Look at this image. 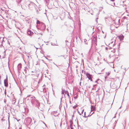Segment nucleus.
<instances>
[{
	"label": "nucleus",
	"instance_id": "1",
	"mask_svg": "<svg viewBox=\"0 0 129 129\" xmlns=\"http://www.w3.org/2000/svg\"><path fill=\"white\" fill-rule=\"evenodd\" d=\"M27 6L29 9L33 10L34 8H35L36 10H37L36 7L37 6L33 2H29Z\"/></svg>",
	"mask_w": 129,
	"mask_h": 129
},
{
	"label": "nucleus",
	"instance_id": "2",
	"mask_svg": "<svg viewBox=\"0 0 129 129\" xmlns=\"http://www.w3.org/2000/svg\"><path fill=\"white\" fill-rule=\"evenodd\" d=\"M35 98L34 96H27L25 98L23 99V101L25 102L29 103H30L33 99Z\"/></svg>",
	"mask_w": 129,
	"mask_h": 129
},
{
	"label": "nucleus",
	"instance_id": "3",
	"mask_svg": "<svg viewBox=\"0 0 129 129\" xmlns=\"http://www.w3.org/2000/svg\"><path fill=\"white\" fill-rule=\"evenodd\" d=\"M31 118L29 117L27 118L25 120V123L27 125L29 124L31 122Z\"/></svg>",
	"mask_w": 129,
	"mask_h": 129
},
{
	"label": "nucleus",
	"instance_id": "4",
	"mask_svg": "<svg viewBox=\"0 0 129 129\" xmlns=\"http://www.w3.org/2000/svg\"><path fill=\"white\" fill-rule=\"evenodd\" d=\"M127 18L125 16L124 17L122 18L121 20V22L122 23L126 22V23L127 22Z\"/></svg>",
	"mask_w": 129,
	"mask_h": 129
},
{
	"label": "nucleus",
	"instance_id": "5",
	"mask_svg": "<svg viewBox=\"0 0 129 129\" xmlns=\"http://www.w3.org/2000/svg\"><path fill=\"white\" fill-rule=\"evenodd\" d=\"M4 84L5 86V87H7L8 85V78L7 75L6 76V79L4 80Z\"/></svg>",
	"mask_w": 129,
	"mask_h": 129
},
{
	"label": "nucleus",
	"instance_id": "6",
	"mask_svg": "<svg viewBox=\"0 0 129 129\" xmlns=\"http://www.w3.org/2000/svg\"><path fill=\"white\" fill-rule=\"evenodd\" d=\"M27 34L28 35L31 36L33 34V33L30 29H28L27 31Z\"/></svg>",
	"mask_w": 129,
	"mask_h": 129
},
{
	"label": "nucleus",
	"instance_id": "7",
	"mask_svg": "<svg viewBox=\"0 0 129 129\" xmlns=\"http://www.w3.org/2000/svg\"><path fill=\"white\" fill-rule=\"evenodd\" d=\"M85 74L87 77L89 79L91 78H92V75L88 72L86 73Z\"/></svg>",
	"mask_w": 129,
	"mask_h": 129
},
{
	"label": "nucleus",
	"instance_id": "8",
	"mask_svg": "<svg viewBox=\"0 0 129 129\" xmlns=\"http://www.w3.org/2000/svg\"><path fill=\"white\" fill-rule=\"evenodd\" d=\"M21 67L22 66L21 64L20 63L17 66L18 72H19V73H20V71Z\"/></svg>",
	"mask_w": 129,
	"mask_h": 129
},
{
	"label": "nucleus",
	"instance_id": "9",
	"mask_svg": "<svg viewBox=\"0 0 129 129\" xmlns=\"http://www.w3.org/2000/svg\"><path fill=\"white\" fill-rule=\"evenodd\" d=\"M35 104L36 105V107H38V108L39 109L40 104L38 101H36V102L35 103Z\"/></svg>",
	"mask_w": 129,
	"mask_h": 129
},
{
	"label": "nucleus",
	"instance_id": "10",
	"mask_svg": "<svg viewBox=\"0 0 129 129\" xmlns=\"http://www.w3.org/2000/svg\"><path fill=\"white\" fill-rule=\"evenodd\" d=\"M57 113V111H53L51 113V114L52 115H54V116H58V115H55V114Z\"/></svg>",
	"mask_w": 129,
	"mask_h": 129
},
{
	"label": "nucleus",
	"instance_id": "11",
	"mask_svg": "<svg viewBox=\"0 0 129 129\" xmlns=\"http://www.w3.org/2000/svg\"><path fill=\"white\" fill-rule=\"evenodd\" d=\"M1 44L0 45V47H2L3 46V42L4 41V38H1L0 37V42H1Z\"/></svg>",
	"mask_w": 129,
	"mask_h": 129
},
{
	"label": "nucleus",
	"instance_id": "12",
	"mask_svg": "<svg viewBox=\"0 0 129 129\" xmlns=\"http://www.w3.org/2000/svg\"><path fill=\"white\" fill-rule=\"evenodd\" d=\"M95 110V107L94 106H91V111H93Z\"/></svg>",
	"mask_w": 129,
	"mask_h": 129
},
{
	"label": "nucleus",
	"instance_id": "13",
	"mask_svg": "<svg viewBox=\"0 0 129 129\" xmlns=\"http://www.w3.org/2000/svg\"><path fill=\"white\" fill-rule=\"evenodd\" d=\"M35 98H34L33 99V100H32L31 103L32 105H33L34 104H35V103L36 102V100L35 99Z\"/></svg>",
	"mask_w": 129,
	"mask_h": 129
},
{
	"label": "nucleus",
	"instance_id": "14",
	"mask_svg": "<svg viewBox=\"0 0 129 129\" xmlns=\"http://www.w3.org/2000/svg\"><path fill=\"white\" fill-rule=\"evenodd\" d=\"M94 113V112L93 113L90 115H88L87 116H86V112H85L84 114V115H83V116L85 118H87L88 117L90 116L91 115H92V114Z\"/></svg>",
	"mask_w": 129,
	"mask_h": 129
},
{
	"label": "nucleus",
	"instance_id": "15",
	"mask_svg": "<svg viewBox=\"0 0 129 129\" xmlns=\"http://www.w3.org/2000/svg\"><path fill=\"white\" fill-rule=\"evenodd\" d=\"M93 41H94V43H96L97 40H96V37H93Z\"/></svg>",
	"mask_w": 129,
	"mask_h": 129
},
{
	"label": "nucleus",
	"instance_id": "16",
	"mask_svg": "<svg viewBox=\"0 0 129 129\" xmlns=\"http://www.w3.org/2000/svg\"><path fill=\"white\" fill-rule=\"evenodd\" d=\"M69 122L70 123V125H73V123L72 120L71 119L70 120Z\"/></svg>",
	"mask_w": 129,
	"mask_h": 129
},
{
	"label": "nucleus",
	"instance_id": "17",
	"mask_svg": "<svg viewBox=\"0 0 129 129\" xmlns=\"http://www.w3.org/2000/svg\"><path fill=\"white\" fill-rule=\"evenodd\" d=\"M113 42H111L109 44V45H110V46H112L113 47L115 45V44H113L112 45H111L113 43Z\"/></svg>",
	"mask_w": 129,
	"mask_h": 129
},
{
	"label": "nucleus",
	"instance_id": "18",
	"mask_svg": "<svg viewBox=\"0 0 129 129\" xmlns=\"http://www.w3.org/2000/svg\"><path fill=\"white\" fill-rule=\"evenodd\" d=\"M65 94H67L69 97L70 98V95L68 91H66L65 92Z\"/></svg>",
	"mask_w": 129,
	"mask_h": 129
},
{
	"label": "nucleus",
	"instance_id": "19",
	"mask_svg": "<svg viewBox=\"0 0 129 129\" xmlns=\"http://www.w3.org/2000/svg\"><path fill=\"white\" fill-rule=\"evenodd\" d=\"M43 91L44 92H45L46 91V90L45 88H43Z\"/></svg>",
	"mask_w": 129,
	"mask_h": 129
},
{
	"label": "nucleus",
	"instance_id": "20",
	"mask_svg": "<svg viewBox=\"0 0 129 129\" xmlns=\"http://www.w3.org/2000/svg\"><path fill=\"white\" fill-rule=\"evenodd\" d=\"M66 91H65V90L62 89L61 93L62 94H64V93H65V92Z\"/></svg>",
	"mask_w": 129,
	"mask_h": 129
},
{
	"label": "nucleus",
	"instance_id": "21",
	"mask_svg": "<svg viewBox=\"0 0 129 129\" xmlns=\"http://www.w3.org/2000/svg\"><path fill=\"white\" fill-rule=\"evenodd\" d=\"M37 23L38 24H40V22L38 20H37Z\"/></svg>",
	"mask_w": 129,
	"mask_h": 129
},
{
	"label": "nucleus",
	"instance_id": "22",
	"mask_svg": "<svg viewBox=\"0 0 129 129\" xmlns=\"http://www.w3.org/2000/svg\"><path fill=\"white\" fill-rule=\"evenodd\" d=\"M78 95H76V96H74V98L75 99H76L77 98Z\"/></svg>",
	"mask_w": 129,
	"mask_h": 129
},
{
	"label": "nucleus",
	"instance_id": "23",
	"mask_svg": "<svg viewBox=\"0 0 129 129\" xmlns=\"http://www.w3.org/2000/svg\"><path fill=\"white\" fill-rule=\"evenodd\" d=\"M99 80H100L99 79H98L97 80L95 81V82L98 83V81Z\"/></svg>",
	"mask_w": 129,
	"mask_h": 129
},
{
	"label": "nucleus",
	"instance_id": "24",
	"mask_svg": "<svg viewBox=\"0 0 129 129\" xmlns=\"http://www.w3.org/2000/svg\"><path fill=\"white\" fill-rule=\"evenodd\" d=\"M81 110H82V111L81 112V114H83V112L84 111V109H83L82 108H81Z\"/></svg>",
	"mask_w": 129,
	"mask_h": 129
},
{
	"label": "nucleus",
	"instance_id": "25",
	"mask_svg": "<svg viewBox=\"0 0 129 129\" xmlns=\"http://www.w3.org/2000/svg\"><path fill=\"white\" fill-rule=\"evenodd\" d=\"M106 74L107 76H108L110 74V73L109 72H106Z\"/></svg>",
	"mask_w": 129,
	"mask_h": 129
},
{
	"label": "nucleus",
	"instance_id": "26",
	"mask_svg": "<svg viewBox=\"0 0 129 129\" xmlns=\"http://www.w3.org/2000/svg\"><path fill=\"white\" fill-rule=\"evenodd\" d=\"M51 45H53V46H57V45H57L54 43H52Z\"/></svg>",
	"mask_w": 129,
	"mask_h": 129
},
{
	"label": "nucleus",
	"instance_id": "27",
	"mask_svg": "<svg viewBox=\"0 0 129 129\" xmlns=\"http://www.w3.org/2000/svg\"><path fill=\"white\" fill-rule=\"evenodd\" d=\"M99 12H98V13H97V14H96V16L97 17H98V15L99 14Z\"/></svg>",
	"mask_w": 129,
	"mask_h": 129
},
{
	"label": "nucleus",
	"instance_id": "28",
	"mask_svg": "<svg viewBox=\"0 0 129 129\" xmlns=\"http://www.w3.org/2000/svg\"><path fill=\"white\" fill-rule=\"evenodd\" d=\"M70 127L71 129H74L73 127V125H70Z\"/></svg>",
	"mask_w": 129,
	"mask_h": 129
},
{
	"label": "nucleus",
	"instance_id": "29",
	"mask_svg": "<svg viewBox=\"0 0 129 129\" xmlns=\"http://www.w3.org/2000/svg\"><path fill=\"white\" fill-rule=\"evenodd\" d=\"M24 72L25 73H26V69H24Z\"/></svg>",
	"mask_w": 129,
	"mask_h": 129
},
{
	"label": "nucleus",
	"instance_id": "30",
	"mask_svg": "<svg viewBox=\"0 0 129 129\" xmlns=\"http://www.w3.org/2000/svg\"><path fill=\"white\" fill-rule=\"evenodd\" d=\"M77 107V106H76V105H75L73 107V108L74 109H75L76 108V107Z\"/></svg>",
	"mask_w": 129,
	"mask_h": 129
},
{
	"label": "nucleus",
	"instance_id": "31",
	"mask_svg": "<svg viewBox=\"0 0 129 129\" xmlns=\"http://www.w3.org/2000/svg\"><path fill=\"white\" fill-rule=\"evenodd\" d=\"M77 110L78 111V113L80 115H81V114L79 112V111L78 110V109H77Z\"/></svg>",
	"mask_w": 129,
	"mask_h": 129
},
{
	"label": "nucleus",
	"instance_id": "32",
	"mask_svg": "<svg viewBox=\"0 0 129 129\" xmlns=\"http://www.w3.org/2000/svg\"><path fill=\"white\" fill-rule=\"evenodd\" d=\"M98 17H97L96 18V20H95V21L97 23L98 22Z\"/></svg>",
	"mask_w": 129,
	"mask_h": 129
},
{
	"label": "nucleus",
	"instance_id": "33",
	"mask_svg": "<svg viewBox=\"0 0 129 129\" xmlns=\"http://www.w3.org/2000/svg\"><path fill=\"white\" fill-rule=\"evenodd\" d=\"M65 42H66V45H67V43L68 42L67 41H65Z\"/></svg>",
	"mask_w": 129,
	"mask_h": 129
},
{
	"label": "nucleus",
	"instance_id": "34",
	"mask_svg": "<svg viewBox=\"0 0 129 129\" xmlns=\"http://www.w3.org/2000/svg\"><path fill=\"white\" fill-rule=\"evenodd\" d=\"M89 80H90L91 81H92V78H90V79H89Z\"/></svg>",
	"mask_w": 129,
	"mask_h": 129
},
{
	"label": "nucleus",
	"instance_id": "35",
	"mask_svg": "<svg viewBox=\"0 0 129 129\" xmlns=\"http://www.w3.org/2000/svg\"><path fill=\"white\" fill-rule=\"evenodd\" d=\"M112 5V6H114V5H115V3H113V5Z\"/></svg>",
	"mask_w": 129,
	"mask_h": 129
},
{
	"label": "nucleus",
	"instance_id": "36",
	"mask_svg": "<svg viewBox=\"0 0 129 129\" xmlns=\"http://www.w3.org/2000/svg\"><path fill=\"white\" fill-rule=\"evenodd\" d=\"M97 86V84H95L93 85V87H94L95 86Z\"/></svg>",
	"mask_w": 129,
	"mask_h": 129
},
{
	"label": "nucleus",
	"instance_id": "37",
	"mask_svg": "<svg viewBox=\"0 0 129 129\" xmlns=\"http://www.w3.org/2000/svg\"><path fill=\"white\" fill-rule=\"evenodd\" d=\"M112 47H109V48H108V49H112Z\"/></svg>",
	"mask_w": 129,
	"mask_h": 129
},
{
	"label": "nucleus",
	"instance_id": "38",
	"mask_svg": "<svg viewBox=\"0 0 129 129\" xmlns=\"http://www.w3.org/2000/svg\"><path fill=\"white\" fill-rule=\"evenodd\" d=\"M36 11H37V14H39V11L38 10H37Z\"/></svg>",
	"mask_w": 129,
	"mask_h": 129
},
{
	"label": "nucleus",
	"instance_id": "39",
	"mask_svg": "<svg viewBox=\"0 0 129 129\" xmlns=\"http://www.w3.org/2000/svg\"><path fill=\"white\" fill-rule=\"evenodd\" d=\"M108 49V48L107 47H106L105 48V49L106 50H107Z\"/></svg>",
	"mask_w": 129,
	"mask_h": 129
},
{
	"label": "nucleus",
	"instance_id": "40",
	"mask_svg": "<svg viewBox=\"0 0 129 129\" xmlns=\"http://www.w3.org/2000/svg\"><path fill=\"white\" fill-rule=\"evenodd\" d=\"M6 89L5 90V95H6Z\"/></svg>",
	"mask_w": 129,
	"mask_h": 129
},
{
	"label": "nucleus",
	"instance_id": "41",
	"mask_svg": "<svg viewBox=\"0 0 129 129\" xmlns=\"http://www.w3.org/2000/svg\"><path fill=\"white\" fill-rule=\"evenodd\" d=\"M99 90V88H98V90L96 91V92L98 91V90Z\"/></svg>",
	"mask_w": 129,
	"mask_h": 129
},
{
	"label": "nucleus",
	"instance_id": "42",
	"mask_svg": "<svg viewBox=\"0 0 129 129\" xmlns=\"http://www.w3.org/2000/svg\"><path fill=\"white\" fill-rule=\"evenodd\" d=\"M53 63L55 65H56V66L57 67H58L57 66V65H56L55 64L54 62H53Z\"/></svg>",
	"mask_w": 129,
	"mask_h": 129
},
{
	"label": "nucleus",
	"instance_id": "43",
	"mask_svg": "<svg viewBox=\"0 0 129 129\" xmlns=\"http://www.w3.org/2000/svg\"><path fill=\"white\" fill-rule=\"evenodd\" d=\"M1 120L3 121H4L5 120V119H2Z\"/></svg>",
	"mask_w": 129,
	"mask_h": 129
},
{
	"label": "nucleus",
	"instance_id": "44",
	"mask_svg": "<svg viewBox=\"0 0 129 129\" xmlns=\"http://www.w3.org/2000/svg\"><path fill=\"white\" fill-rule=\"evenodd\" d=\"M92 27H93V28H93V29H94V26H91V28H92Z\"/></svg>",
	"mask_w": 129,
	"mask_h": 129
},
{
	"label": "nucleus",
	"instance_id": "45",
	"mask_svg": "<svg viewBox=\"0 0 129 129\" xmlns=\"http://www.w3.org/2000/svg\"><path fill=\"white\" fill-rule=\"evenodd\" d=\"M107 76H105V79H106V78H107Z\"/></svg>",
	"mask_w": 129,
	"mask_h": 129
},
{
	"label": "nucleus",
	"instance_id": "46",
	"mask_svg": "<svg viewBox=\"0 0 129 129\" xmlns=\"http://www.w3.org/2000/svg\"><path fill=\"white\" fill-rule=\"evenodd\" d=\"M116 114H115V116H114L113 117V118H115V117H116Z\"/></svg>",
	"mask_w": 129,
	"mask_h": 129
},
{
	"label": "nucleus",
	"instance_id": "47",
	"mask_svg": "<svg viewBox=\"0 0 129 129\" xmlns=\"http://www.w3.org/2000/svg\"><path fill=\"white\" fill-rule=\"evenodd\" d=\"M115 0H110L111 1H112V2H113Z\"/></svg>",
	"mask_w": 129,
	"mask_h": 129
},
{
	"label": "nucleus",
	"instance_id": "48",
	"mask_svg": "<svg viewBox=\"0 0 129 129\" xmlns=\"http://www.w3.org/2000/svg\"><path fill=\"white\" fill-rule=\"evenodd\" d=\"M45 86V84H44V85L43 86V88H44V86Z\"/></svg>",
	"mask_w": 129,
	"mask_h": 129
},
{
	"label": "nucleus",
	"instance_id": "49",
	"mask_svg": "<svg viewBox=\"0 0 129 129\" xmlns=\"http://www.w3.org/2000/svg\"><path fill=\"white\" fill-rule=\"evenodd\" d=\"M61 100H62V99H61V101H60V103L61 102Z\"/></svg>",
	"mask_w": 129,
	"mask_h": 129
},
{
	"label": "nucleus",
	"instance_id": "50",
	"mask_svg": "<svg viewBox=\"0 0 129 129\" xmlns=\"http://www.w3.org/2000/svg\"><path fill=\"white\" fill-rule=\"evenodd\" d=\"M70 103L71 104V101H70Z\"/></svg>",
	"mask_w": 129,
	"mask_h": 129
},
{
	"label": "nucleus",
	"instance_id": "51",
	"mask_svg": "<svg viewBox=\"0 0 129 129\" xmlns=\"http://www.w3.org/2000/svg\"><path fill=\"white\" fill-rule=\"evenodd\" d=\"M127 16H129V15L128 14L127 15Z\"/></svg>",
	"mask_w": 129,
	"mask_h": 129
},
{
	"label": "nucleus",
	"instance_id": "52",
	"mask_svg": "<svg viewBox=\"0 0 129 129\" xmlns=\"http://www.w3.org/2000/svg\"><path fill=\"white\" fill-rule=\"evenodd\" d=\"M119 21H120V19H119L118 20V22H119Z\"/></svg>",
	"mask_w": 129,
	"mask_h": 129
},
{
	"label": "nucleus",
	"instance_id": "53",
	"mask_svg": "<svg viewBox=\"0 0 129 129\" xmlns=\"http://www.w3.org/2000/svg\"><path fill=\"white\" fill-rule=\"evenodd\" d=\"M122 37H123V38H124V37L123 36H122Z\"/></svg>",
	"mask_w": 129,
	"mask_h": 129
},
{
	"label": "nucleus",
	"instance_id": "54",
	"mask_svg": "<svg viewBox=\"0 0 129 129\" xmlns=\"http://www.w3.org/2000/svg\"><path fill=\"white\" fill-rule=\"evenodd\" d=\"M43 25L44 26H45L44 24H43Z\"/></svg>",
	"mask_w": 129,
	"mask_h": 129
},
{
	"label": "nucleus",
	"instance_id": "55",
	"mask_svg": "<svg viewBox=\"0 0 129 129\" xmlns=\"http://www.w3.org/2000/svg\"><path fill=\"white\" fill-rule=\"evenodd\" d=\"M93 88H92V90H93Z\"/></svg>",
	"mask_w": 129,
	"mask_h": 129
},
{
	"label": "nucleus",
	"instance_id": "56",
	"mask_svg": "<svg viewBox=\"0 0 129 129\" xmlns=\"http://www.w3.org/2000/svg\"><path fill=\"white\" fill-rule=\"evenodd\" d=\"M99 74H101V73H99Z\"/></svg>",
	"mask_w": 129,
	"mask_h": 129
},
{
	"label": "nucleus",
	"instance_id": "57",
	"mask_svg": "<svg viewBox=\"0 0 129 129\" xmlns=\"http://www.w3.org/2000/svg\"><path fill=\"white\" fill-rule=\"evenodd\" d=\"M46 58L47 59H48L47 58H46Z\"/></svg>",
	"mask_w": 129,
	"mask_h": 129
},
{
	"label": "nucleus",
	"instance_id": "58",
	"mask_svg": "<svg viewBox=\"0 0 129 129\" xmlns=\"http://www.w3.org/2000/svg\"><path fill=\"white\" fill-rule=\"evenodd\" d=\"M2 10L3 11V9H2Z\"/></svg>",
	"mask_w": 129,
	"mask_h": 129
},
{
	"label": "nucleus",
	"instance_id": "59",
	"mask_svg": "<svg viewBox=\"0 0 129 129\" xmlns=\"http://www.w3.org/2000/svg\"><path fill=\"white\" fill-rule=\"evenodd\" d=\"M84 42H85V41H85V40H84Z\"/></svg>",
	"mask_w": 129,
	"mask_h": 129
},
{
	"label": "nucleus",
	"instance_id": "60",
	"mask_svg": "<svg viewBox=\"0 0 129 129\" xmlns=\"http://www.w3.org/2000/svg\"><path fill=\"white\" fill-rule=\"evenodd\" d=\"M84 42H85V41H85V40H84Z\"/></svg>",
	"mask_w": 129,
	"mask_h": 129
},
{
	"label": "nucleus",
	"instance_id": "61",
	"mask_svg": "<svg viewBox=\"0 0 129 129\" xmlns=\"http://www.w3.org/2000/svg\"><path fill=\"white\" fill-rule=\"evenodd\" d=\"M7 96H8V95H7Z\"/></svg>",
	"mask_w": 129,
	"mask_h": 129
},
{
	"label": "nucleus",
	"instance_id": "62",
	"mask_svg": "<svg viewBox=\"0 0 129 129\" xmlns=\"http://www.w3.org/2000/svg\"><path fill=\"white\" fill-rule=\"evenodd\" d=\"M9 119V117L8 118V119Z\"/></svg>",
	"mask_w": 129,
	"mask_h": 129
},
{
	"label": "nucleus",
	"instance_id": "63",
	"mask_svg": "<svg viewBox=\"0 0 129 129\" xmlns=\"http://www.w3.org/2000/svg\"><path fill=\"white\" fill-rule=\"evenodd\" d=\"M123 39V38H121V39Z\"/></svg>",
	"mask_w": 129,
	"mask_h": 129
},
{
	"label": "nucleus",
	"instance_id": "64",
	"mask_svg": "<svg viewBox=\"0 0 129 129\" xmlns=\"http://www.w3.org/2000/svg\"><path fill=\"white\" fill-rule=\"evenodd\" d=\"M101 0L102 1V0Z\"/></svg>",
	"mask_w": 129,
	"mask_h": 129
}]
</instances>
